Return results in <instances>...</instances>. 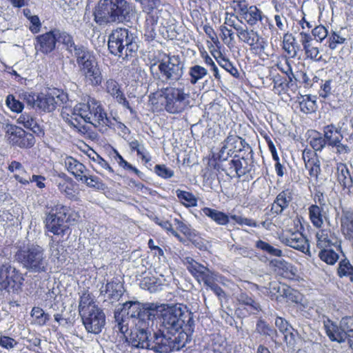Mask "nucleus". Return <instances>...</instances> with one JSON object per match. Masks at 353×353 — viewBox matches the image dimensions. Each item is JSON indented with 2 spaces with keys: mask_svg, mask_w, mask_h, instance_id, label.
I'll list each match as a JSON object with an SVG mask.
<instances>
[{
  "mask_svg": "<svg viewBox=\"0 0 353 353\" xmlns=\"http://www.w3.org/2000/svg\"><path fill=\"white\" fill-rule=\"evenodd\" d=\"M157 316H161V328L158 331L163 336L164 343L170 347V352L179 350L191 341L190 332L192 321L190 314L181 305L157 303Z\"/></svg>",
  "mask_w": 353,
  "mask_h": 353,
  "instance_id": "nucleus-1",
  "label": "nucleus"
},
{
  "mask_svg": "<svg viewBox=\"0 0 353 353\" xmlns=\"http://www.w3.org/2000/svg\"><path fill=\"white\" fill-rule=\"evenodd\" d=\"M61 116L67 123L83 134L90 130L88 124L95 128L107 127L111 124L101 103L94 99L77 104L73 109L63 107Z\"/></svg>",
  "mask_w": 353,
  "mask_h": 353,
  "instance_id": "nucleus-2",
  "label": "nucleus"
},
{
  "mask_svg": "<svg viewBox=\"0 0 353 353\" xmlns=\"http://www.w3.org/2000/svg\"><path fill=\"white\" fill-rule=\"evenodd\" d=\"M134 15V6L126 0H100L94 12L99 26L128 22Z\"/></svg>",
  "mask_w": 353,
  "mask_h": 353,
  "instance_id": "nucleus-3",
  "label": "nucleus"
},
{
  "mask_svg": "<svg viewBox=\"0 0 353 353\" xmlns=\"http://www.w3.org/2000/svg\"><path fill=\"white\" fill-rule=\"evenodd\" d=\"M149 103L156 108L159 103L170 114L183 112L190 103V92L183 86L170 85L149 95Z\"/></svg>",
  "mask_w": 353,
  "mask_h": 353,
  "instance_id": "nucleus-4",
  "label": "nucleus"
},
{
  "mask_svg": "<svg viewBox=\"0 0 353 353\" xmlns=\"http://www.w3.org/2000/svg\"><path fill=\"white\" fill-rule=\"evenodd\" d=\"M138 38L127 28H117L108 37V49L111 54L123 60L133 57L139 48Z\"/></svg>",
  "mask_w": 353,
  "mask_h": 353,
  "instance_id": "nucleus-5",
  "label": "nucleus"
},
{
  "mask_svg": "<svg viewBox=\"0 0 353 353\" xmlns=\"http://www.w3.org/2000/svg\"><path fill=\"white\" fill-rule=\"evenodd\" d=\"M70 54L76 59L80 73L91 85L96 86L101 83V72L92 51L79 43Z\"/></svg>",
  "mask_w": 353,
  "mask_h": 353,
  "instance_id": "nucleus-6",
  "label": "nucleus"
},
{
  "mask_svg": "<svg viewBox=\"0 0 353 353\" xmlns=\"http://www.w3.org/2000/svg\"><path fill=\"white\" fill-rule=\"evenodd\" d=\"M14 258L30 272L39 274L48 271V260L45 250L39 245L28 244L19 249Z\"/></svg>",
  "mask_w": 353,
  "mask_h": 353,
  "instance_id": "nucleus-7",
  "label": "nucleus"
},
{
  "mask_svg": "<svg viewBox=\"0 0 353 353\" xmlns=\"http://www.w3.org/2000/svg\"><path fill=\"white\" fill-rule=\"evenodd\" d=\"M157 303H154L127 301L115 310L114 318L116 321H119L123 314H126L129 317L136 319L135 325L142 323L146 326L148 323H153L157 316Z\"/></svg>",
  "mask_w": 353,
  "mask_h": 353,
  "instance_id": "nucleus-8",
  "label": "nucleus"
},
{
  "mask_svg": "<svg viewBox=\"0 0 353 353\" xmlns=\"http://www.w3.org/2000/svg\"><path fill=\"white\" fill-rule=\"evenodd\" d=\"M153 323L144 326L142 323L136 325L135 330L131 333L130 343L132 347L141 349H150L158 353H168L170 347L163 342V336L159 332H154L152 340L149 339V327Z\"/></svg>",
  "mask_w": 353,
  "mask_h": 353,
  "instance_id": "nucleus-9",
  "label": "nucleus"
},
{
  "mask_svg": "<svg viewBox=\"0 0 353 353\" xmlns=\"http://www.w3.org/2000/svg\"><path fill=\"white\" fill-rule=\"evenodd\" d=\"M184 62L179 55L165 54L159 61L158 69L163 82L174 85L184 74Z\"/></svg>",
  "mask_w": 353,
  "mask_h": 353,
  "instance_id": "nucleus-10",
  "label": "nucleus"
},
{
  "mask_svg": "<svg viewBox=\"0 0 353 353\" xmlns=\"http://www.w3.org/2000/svg\"><path fill=\"white\" fill-rule=\"evenodd\" d=\"M184 263L186 265L188 270L199 283L203 281L206 286L209 287L214 292L219 299L225 296V293L223 289L214 283L216 275L214 272L190 257L185 258Z\"/></svg>",
  "mask_w": 353,
  "mask_h": 353,
  "instance_id": "nucleus-11",
  "label": "nucleus"
},
{
  "mask_svg": "<svg viewBox=\"0 0 353 353\" xmlns=\"http://www.w3.org/2000/svg\"><path fill=\"white\" fill-rule=\"evenodd\" d=\"M325 332L332 341L343 343L347 339L350 347L353 345V317H343L339 325L334 323L325 325Z\"/></svg>",
  "mask_w": 353,
  "mask_h": 353,
  "instance_id": "nucleus-12",
  "label": "nucleus"
},
{
  "mask_svg": "<svg viewBox=\"0 0 353 353\" xmlns=\"http://www.w3.org/2000/svg\"><path fill=\"white\" fill-rule=\"evenodd\" d=\"M68 101L67 93L59 90L37 96V108L46 112L54 111L57 106L65 103Z\"/></svg>",
  "mask_w": 353,
  "mask_h": 353,
  "instance_id": "nucleus-13",
  "label": "nucleus"
},
{
  "mask_svg": "<svg viewBox=\"0 0 353 353\" xmlns=\"http://www.w3.org/2000/svg\"><path fill=\"white\" fill-rule=\"evenodd\" d=\"M236 33L239 39L248 44L256 53L264 52L268 46L267 41L254 29H248L247 27L236 28Z\"/></svg>",
  "mask_w": 353,
  "mask_h": 353,
  "instance_id": "nucleus-14",
  "label": "nucleus"
},
{
  "mask_svg": "<svg viewBox=\"0 0 353 353\" xmlns=\"http://www.w3.org/2000/svg\"><path fill=\"white\" fill-rule=\"evenodd\" d=\"M81 316L84 327L88 332L97 334L102 331L105 323V316L99 307L84 312Z\"/></svg>",
  "mask_w": 353,
  "mask_h": 353,
  "instance_id": "nucleus-15",
  "label": "nucleus"
},
{
  "mask_svg": "<svg viewBox=\"0 0 353 353\" xmlns=\"http://www.w3.org/2000/svg\"><path fill=\"white\" fill-rule=\"evenodd\" d=\"M20 274L16 268L9 263L0 265V290L8 292L17 291V285L20 280Z\"/></svg>",
  "mask_w": 353,
  "mask_h": 353,
  "instance_id": "nucleus-16",
  "label": "nucleus"
},
{
  "mask_svg": "<svg viewBox=\"0 0 353 353\" xmlns=\"http://www.w3.org/2000/svg\"><path fill=\"white\" fill-rule=\"evenodd\" d=\"M229 156L232 155L217 154L216 156H214L216 161L214 169L224 172L227 176L231 178L238 177L237 168H236L237 167L236 155H234L231 159H228Z\"/></svg>",
  "mask_w": 353,
  "mask_h": 353,
  "instance_id": "nucleus-17",
  "label": "nucleus"
},
{
  "mask_svg": "<svg viewBox=\"0 0 353 353\" xmlns=\"http://www.w3.org/2000/svg\"><path fill=\"white\" fill-rule=\"evenodd\" d=\"M10 130V142L21 148H32L35 143V139L32 134L26 132L17 126H11Z\"/></svg>",
  "mask_w": 353,
  "mask_h": 353,
  "instance_id": "nucleus-18",
  "label": "nucleus"
},
{
  "mask_svg": "<svg viewBox=\"0 0 353 353\" xmlns=\"http://www.w3.org/2000/svg\"><path fill=\"white\" fill-rule=\"evenodd\" d=\"M74 216L73 214H69V216L67 218V220H64V219H45V226L48 232H52L54 235L63 237L65 235L68 230L69 226L68 225V221L70 220V217ZM75 217H73V220H75L76 218H79L77 214H74Z\"/></svg>",
  "mask_w": 353,
  "mask_h": 353,
  "instance_id": "nucleus-19",
  "label": "nucleus"
},
{
  "mask_svg": "<svg viewBox=\"0 0 353 353\" xmlns=\"http://www.w3.org/2000/svg\"><path fill=\"white\" fill-rule=\"evenodd\" d=\"M292 200V191L289 189L281 191L271 205L270 212L274 215H279L288 208Z\"/></svg>",
  "mask_w": 353,
  "mask_h": 353,
  "instance_id": "nucleus-20",
  "label": "nucleus"
},
{
  "mask_svg": "<svg viewBox=\"0 0 353 353\" xmlns=\"http://www.w3.org/2000/svg\"><path fill=\"white\" fill-rule=\"evenodd\" d=\"M57 43V37L54 29L39 35L37 37L36 48L44 54L51 52L54 50Z\"/></svg>",
  "mask_w": 353,
  "mask_h": 353,
  "instance_id": "nucleus-21",
  "label": "nucleus"
},
{
  "mask_svg": "<svg viewBox=\"0 0 353 353\" xmlns=\"http://www.w3.org/2000/svg\"><path fill=\"white\" fill-rule=\"evenodd\" d=\"M63 163L67 171L73 175L77 181L81 180L82 176L89 172L83 163L71 156L65 157L63 159Z\"/></svg>",
  "mask_w": 353,
  "mask_h": 353,
  "instance_id": "nucleus-22",
  "label": "nucleus"
},
{
  "mask_svg": "<svg viewBox=\"0 0 353 353\" xmlns=\"http://www.w3.org/2000/svg\"><path fill=\"white\" fill-rule=\"evenodd\" d=\"M322 134L326 145L332 148H334L336 143H339V141H341L343 138L341 134V128H337L333 123L325 125Z\"/></svg>",
  "mask_w": 353,
  "mask_h": 353,
  "instance_id": "nucleus-23",
  "label": "nucleus"
},
{
  "mask_svg": "<svg viewBox=\"0 0 353 353\" xmlns=\"http://www.w3.org/2000/svg\"><path fill=\"white\" fill-rule=\"evenodd\" d=\"M250 26H254L258 22L261 23H269L268 18L263 14V12L255 6H250L246 12L241 17Z\"/></svg>",
  "mask_w": 353,
  "mask_h": 353,
  "instance_id": "nucleus-24",
  "label": "nucleus"
},
{
  "mask_svg": "<svg viewBox=\"0 0 353 353\" xmlns=\"http://www.w3.org/2000/svg\"><path fill=\"white\" fill-rule=\"evenodd\" d=\"M144 26V36L148 41H153L156 36V27L158 22V14L156 11L148 10Z\"/></svg>",
  "mask_w": 353,
  "mask_h": 353,
  "instance_id": "nucleus-25",
  "label": "nucleus"
},
{
  "mask_svg": "<svg viewBox=\"0 0 353 353\" xmlns=\"http://www.w3.org/2000/svg\"><path fill=\"white\" fill-rule=\"evenodd\" d=\"M282 242L286 245L303 252L307 249V239L301 232H293L283 237Z\"/></svg>",
  "mask_w": 353,
  "mask_h": 353,
  "instance_id": "nucleus-26",
  "label": "nucleus"
},
{
  "mask_svg": "<svg viewBox=\"0 0 353 353\" xmlns=\"http://www.w3.org/2000/svg\"><path fill=\"white\" fill-rule=\"evenodd\" d=\"M337 181L343 189L349 192L353 188V178L346 164L339 163L336 165Z\"/></svg>",
  "mask_w": 353,
  "mask_h": 353,
  "instance_id": "nucleus-27",
  "label": "nucleus"
},
{
  "mask_svg": "<svg viewBox=\"0 0 353 353\" xmlns=\"http://www.w3.org/2000/svg\"><path fill=\"white\" fill-rule=\"evenodd\" d=\"M266 289L268 290V293L272 299H274V297L277 299L276 295L279 294L281 296H285L294 301L292 298L294 290L287 285L281 284L277 281H272L269 283V286Z\"/></svg>",
  "mask_w": 353,
  "mask_h": 353,
  "instance_id": "nucleus-28",
  "label": "nucleus"
},
{
  "mask_svg": "<svg viewBox=\"0 0 353 353\" xmlns=\"http://www.w3.org/2000/svg\"><path fill=\"white\" fill-rule=\"evenodd\" d=\"M59 176L63 178V180L57 182V185L59 192L66 198L70 200H75L76 194L73 180L64 173L59 174Z\"/></svg>",
  "mask_w": 353,
  "mask_h": 353,
  "instance_id": "nucleus-29",
  "label": "nucleus"
},
{
  "mask_svg": "<svg viewBox=\"0 0 353 353\" xmlns=\"http://www.w3.org/2000/svg\"><path fill=\"white\" fill-rule=\"evenodd\" d=\"M105 292L109 299L118 301L123 294V286L119 279L108 282L101 288V293Z\"/></svg>",
  "mask_w": 353,
  "mask_h": 353,
  "instance_id": "nucleus-30",
  "label": "nucleus"
},
{
  "mask_svg": "<svg viewBox=\"0 0 353 353\" xmlns=\"http://www.w3.org/2000/svg\"><path fill=\"white\" fill-rule=\"evenodd\" d=\"M236 161L239 178L254 170L252 150H250L246 157L236 155Z\"/></svg>",
  "mask_w": 353,
  "mask_h": 353,
  "instance_id": "nucleus-31",
  "label": "nucleus"
},
{
  "mask_svg": "<svg viewBox=\"0 0 353 353\" xmlns=\"http://www.w3.org/2000/svg\"><path fill=\"white\" fill-rule=\"evenodd\" d=\"M341 230L348 239H353V210L343 209L341 218Z\"/></svg>",
  "mask_w": 353,
  "mask_h": 353,
  "instance_id": "nucleus-32",
  "label": "nucleus"
},
{
  "mask_svg": "<svg viewBox=\"0 0 353 353\" xmlns=\"http://www.w3.org/2000/svg\"><path fill=\"white\" fill-rule=\"evenodd\" d=\"M308 212L312 223L317 228H321L323 226L324 219L327 221L326 213L323 207L312 204L308 208Z\"/></svg>",
  "mask_w": 353,
  "mask_h": 353,
  "instance_id": "nucleus-33",
  "label": "nucleus"
},
{
  "mask_svg": "<svg viewBox=\"0 0 353 353\" xmlns=\"http://www.w3.org/2000/svg\"><path fill=\"white\" fill-rule=\"evenodd\" d=\"M239 304L245 306L246 310L250 314H258L261 311L260 304L245 292H241L236 298Z\"/></svg>",
  "mask_w": 353,
  "mask_h": 353,
  "instance_id": "nucleus-34",
  "label": "nucleus"
},
{
  "mask_svg": "<svg viewBox=\"0 0 353 353\" xmlns=\"http://www.w3.org/2000/svg\"><path fill=\"white\" fill-rule=\"evenodd\" d=\"M316 246L319 249L327 248L334 245L336 236L330 229H321L316 234Z\"/></svg>",
  "mask_w": 353,
  "mask_h": 353,
  "instance_id": "nucleus-35",
  "label": "nucleus"
},
{
  "mask_svg": "<svg viewBox=\"0 0 353 353\" xmlns=\"http://www.w3.org/2000/svg\"><path fill=\"white\" fill-rule=\"evenodd\" d=\"M48 211L46 213V219H64L67 220L66 216L69 214L70 208L61 203H57L53 205H48Z\"/></svg>",
  "mask_w": 353,
  "mask_h": 353,
  "instance_id": "nucleus-36",
  "label": "nucleus"
},
{
  "mask_svg": "<svg viewBox=\"0 0 353 353\" xmlns=\"http://www.w3.org/2000/svg\"><path fill=\"white\" fill-rule=\"evenodd\" d=\"M221 144V148L218 154L232 155L234 151H239V137L235 134H229Z\"/></svg>",
  "mask_w": 353,
  "mask_h": 353,
  "instance_id": "nucleus-37",
  "label": "nucleus"
},
{
  "mask_svg": "<svg viewBox=\"0 0 353 353\" xmlns=\"http://www.w3.org/2000/svg\"><path fill=\"white\" fill-rule=\"evenodd\" d=\"M283 49L291 58H294L297 56L299 46L292 34L288 32L284 34L283 37Z\"/></svg>",
  "mask_w": 353,
  "mask_h": 353,
  "instance_id": "nucleus-38",
  "label": "nucleus"
},
{
  "mask_svg": "<svg viewBox=\"0 0 353 353\" xmlns=\"http://www.w3.org/2000/svg\"><path fill=\"white\" fill-rule=\"evenodd\" d=\"M256 332L263 336H269L272 341L276 343V338L278 336L276 330L270 325L262 319H259L256 324Z\"/></svg>",
  "mask_w": 353,
  "mask_h": 353,
  "instance_id": "nucleus-39",
  "label": "nucleus"
},
{
  "mask_svg": "<svg viewBox=\"0 0 353 353\" xmlns=\"http://www.w3.org/2000/svg\"><path fill=\"white\" fill-rule=\"evenodd\" d=\"M203 214L213 220L218 225H226L230 222V218L225 213L210 208H204Z\"/></svg>",
  "mask_w": 353,
  "mask_h": 353,
  "instance_id": "nucleus-40",
  "label": "nucleus"
},
{
  "mask_svg": "<svg viewBox=\"0 0 353 353\" xmlns=\"http://www.w3.org/2000/svg\"><path fill=\"white\" fill-rule=\"evenodd\" d=\"M54 32H55L57 41L62 43L69 53L77 47V44L74 43L73 37L67 32L58 28H54Z\"/></svg>",
  "mask_w": 353,
  "mask_h": 353,
  "instance_id": "nucleus-41",
  "label": "nucleus"
},
{
  "mask_svg": "<svg viewBox=\"0 0 353 353\" xmlns=\"http://www.w3.org/2000/svg\"><path fill=\"white\" fill-rule=\"evenodd\" d=\"M162 285L161 281L159 279L153 276H144L140 282V287L150 291V292H155L161 289Z\"/></svg>",
  "mask_w": 353,
  "mask_h": 353,
  "instance_id": "nucleus-42",
  "label": "nucleus"
},
{
  "mask_svg": "<svg viewBox=\"0 0 353 353\" xmlns=\"http://www.w3.org/2000/svg\"><path fill=\"white\" fill-rule=\"evenodd\" d=\"M97 307L98 306L93 302L90 294L87 291H84L80 296L79 303V311L80 315L84 314V312L92 310Z\"/></svg>",
  "mask_w": 353,
  "mask_h": 353,
  "instance_id": "nucleus-43",
  "label": "nucleus"
},
{
  "mask_svg": "<svg viewBox=\"0 0 353 353\" xmlns=\"http://www.w3.org/2000/svg\"><path fill=\"white\" fill-rule=\"evenodd\" d=\"M80 182L85 183L88 188H93L97 190H104L106 189L105 184L98 176L90 175L89 172L82 176Z\"/></svg>",
  "mask_w": 353,
  "mask_h": 353,
  "instance_id": "nucleus-44",
  "label": "nucleus"
},
{
  "mask_svg": "<svg viewBox=\"0 0 353 353\" xmlns=\"http://www.w3.org/2000/svg\"><path fill=\"white\" fill-rule=\"evenodd\" d=\"M89 157L95 163V166L93 165V169L99 174H101L102 170H105L110 173H114V170L108 163L104 160L101 156L97 154L95 152H92V154L88 155Z\"/></svg>",
  "mask_w": 353,
  "mask_h": 353,
  "instance_id": "nucleus-45",
  "label": "nucleus"
},
{
  "mask_svg": "<svg viewBox=\"0 0 353 353\" xmlns=\"http://www.w3.org/2000/svg\"><path fill=\"white\" fill-rule=\"evenodd\" d=\"M188 74L190 83L195 85L199 80L208 74V70L203 66L194 65L190 68Z\"/></svg>",
  "mask_w": 353,
  "mask_h": 353,
  "instance_id": "nucleus-46",
  "label": "nucleus"
},
{
  "mask_svg": "<svg viewBox=\"0 0 353 353\" xmlns=\"http://www.w3.org/2000/svg\"><path fill=\"white\" fill-rule=\"evenodd\" d=\"M255 246L256 248L262 250L263 252L272 256L281 257L283 256V252L281 250L279 249L278 248H275L271 245L270 243L262 240L257 241L256 242Z\"/></svg>",
  "mask_w": 353,
  "mask_h": 353,
  "instance_id": "nucleus-47",
  "label": "nucleus"
},
{
  "mask_svg": "<svg viewBox=\"0 0 353 353\" xmlns=\"http://www.w3.org/2000/svg\"><path fill=\"white\" fill-rule=\"evenodd\" d=\"M176 194L179 201L188 207H194L197 205V199L193 194L181 190H176Z\"/></svg>",
  "mask_w": 353,
  "mask_h": 353,
  "instance_id": "nucleus-48",
  "label": "nucleus"
},
{
  "mask_svg": "<svg viewBox=\"0 0 353 353\" xmlns=\"http://www.w3.org/2000/svg\"><path fill=\"white\" fill-rule=\"evenodd\" d=\"M14 178L23 185L29 184L30 182H36V185L39 188L42 189L46 186L45 183H43L46 178L41 175L33 174L32 177H30L28 179L20 176L19 174H14Z\"/></svg>",
  "mask_w": 353,
  "mask_h": 353,
  "instance_id": "nucleus-49",
  "label": "nucleus"
},
{
  "mask_svg": "<svg viewBox=\"0 0 353 353\" xmlns=\"http://www.w3.org/2000/svg\"><path fill=\"white\" fill-rule=\"evenodd\" d=\"M338 275L340 277L350 276V279L353 280V266L347 259L340 261L338 268Z\"/></svg>",
  "mask_w": 353,
  "mask_h": 353,
  "instance_id": "nucleus-50",
  "label": "nucleus"
},
{
  "mask_svg": "<svg viewBox=\"0 0 353 353\" xmlns=\"http://www.w3.org/2000/svg\"><path fill=\"white\" fill-rule=\"evenodd\" d=\"M310 145L314 151L321 152L327 145L322 133L315 131L314 135L310 140Z\"/></svg>",
  "mask_w": 353,
  "mask_h": 353,
  "instance_id": "nucleus-51",
  "label": "nucleus"
},
{
  "mask_svg": "<svg viewBox=\"0 0 353 353\" xmlns=\"http://www.w3.org/2000/svg\"><path fill=\"white\" fill-rule=\"evenodd\" d=\"M319 258L329 265H334L339 259V255L332 250L321 249Z\"/></svg>",
  "mask_w": 353,
  "mask_h": 353,
  "instance_id": "nucleus-52",
  "label": "nucleus"
},
{
  "mask_svg": "<svg viewBox=\"0 0 353 353\" xmlns=\"http://www.w3.org/2000/svg\"><path fill=\"white\" fill-rule=\"evenodd\" d=\"M219 65L228 72L231 75L234 77H238L239 74L238 70L233 65L229 59L225 58L221 54L216 58Z\"/></svg>",
  "mask_w": 353,
  "mask_h": 353,
  "instance_id": "nucleus-53",
  "label": "nucleus"
},
{
  "mask_svg": "<svg viewBox=\"0 0 353 353\" xmlns=\"http://www.w3.org/2000/svg\"><path fill=\"white\" fill-rule=\"evenodd\" d=\"M276 266L283 271L282 274L285 277L292 278L295 276V269L290 263L283 260L276 261Z\"/></svg>",
  "mask_w": 353,
  "mask_h": 353,
  "instance_id": "nucleus-54",
  "label": "nucleus"
},
{
  "mask_svg": "<svg viewBox=\"0 0 353 353\" xmlns=\"http://www.w3.org/2000/svg\"><path fill=\"white\" fill-rule=\"evenodd\" d=\"M32 316L38 320L40 325H44L50 319L48 313H46L41 308L39 307H34L31 311Z\"/></svg>",
  "mask_w": 353,
  "mask_h": 353,
  "instance_id": "nucleus-55",
  "label": "nucleus"
},
{
  "mask_svg": "<svg viewBox=\"0 0 353 353\" xmlns=\"http://www.w3.org/2000/svg\"><path fill=\"white\" fill-rule=\"evenodd\" d=\"M105 90L108 93L117 99V95L122 94L119 83L114 79H110L105 82Z\"/></svg>",
  "mask_w": 353,
  "mask_h": 353,
  "instance_id": "nucleus-56",
  "label": "nucleus"
},
{
  "mask_svg": "<svg viewBox=\"0 0 353 353\" xmlns=\"http://www.w3.org/2000/svg\"><path fill=\"white\" fill-rule=\"evenodd\" d=\"M6 105L13 112H21L23 108V104L17 100L12 95H8L6 99Z\"/></svg>",
  "mask_w": 353,
  "mask_h": 353,
  "instance_id": "nucleus-57",
  "label": "nucleus"
},
{
  "mask_svg": "<svg viewBox=\"0 0 353 353\" xmlns=\"http://www.w3.org/2000/svg\"><path fill=\"white\" fill-rule=\"evenodd\" d=\"M154 172L160 177L163 179H170L174 176V171L165 165H156L154 166Z\"/></svg>",
  "mask_w": 353,
  "mask_h": 353,
  "instance_id": "nucleus-58",
  "label": "nucleus"
},
{
  "mask_svg": "<svg viewBox=\"0 0 353 353\" xmlns=\"http://www.w3.org/2000/svg\"><path fill=\"white\" fill-rule=\"evenodd\" d=\"M174 222L177 225V229L179 230L187 237L191 238L194 236L195 231L190 228V225L179 221L177 219H174Z\"/></svg>",
  "mask_w": 353,
  "mask_h": 353,
  "instance_id": "nucleus-59",
  "label": "nucleus"
},
{
  "mask_svg": "<svg viewBox=\"0 0 353 353\" xmlns=\"http://www.w3.org/2000/svg\"><path fill=\"white\" fill-rule=\"evenodd\" d=\"M303 50L307 58L316 61H319L321 59L319 48L314 46L313 44L307 46L303 48Z\"/></svg>",
  "mask_w": 353,
  "mask_h": 353,
  "instance_id": "nucleus-60",
  "label": "nucleus"
},
{
  "mask_svg": "<svg viewBox=\"0 0 353 353\" xmlns=\"http://www.w3.org/2000/svg\"><path fill=\"white\" fill-rule=\"evenodd\" d=\"M129 145L132 150L136 151L137 152V154L141 157L142 160L145 161V162L150 161V159L148 158L144 154V147L141 145L137 140H133L129 142Z\"/></svg>",
  "mask_w": 353,
  "mask_h": 353,
  "instance_id": "nucleus-61",
  "label": "nucleus"
},
{
  "mask_svg": "<svg viewBox=\"0 0 353 353\" xmlns=\"http://www.w3.org/2000/svg\"><path fill=\"white\" fill-rule=\"evenodd\" d=\"M275 325L283 334L287 333L290 330H294L291 325L285 319L280 316H277L276 318Z\"/></svg>",
  "mask_w": 353,
  "mask_h": 353,
  "instance_id": "nucleus-62",
  "label": "nucleus"
},
{
  "mask_svg": "<svg viewBox=\"0 0 353 353\" xmlns=\"http://www.w3.org/2000/svg\"><path fill=\"white\" fill-rule=\"evenodd\" d=\"M327 29L323 26H316L312 30V35L316 41H322L327 36Z\"/></svg>",
  "mask_w": 353,
  "mask_h": 353,
  "instance_id": "nucleus-63",
  "label": "nucleus"
},
{
  "mask_svg": "<svg viewBox=\"0 0 353 353\" xmlns=\"http://www.w3.org/2000/svg\"><path fill=\"white\" fill-rule=\"evenodd\" d=\"M37 96L34 94L26 92L21 95V98L30 108H37Z\"/></svg>",
  "mask_w": 353,
  "mask_h": 353,
  "instance_id": "nucleus-64",
  "label": "nucleus"
}]
</instances>
